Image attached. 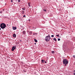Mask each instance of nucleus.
I'll return each instance as SVG.
<instances>
[{"label": "nucleus", "mask_w": 75, "mask_h": 75, "mask_svg": "<svg viewBox=\"0 0 75 75\" xmlns=\"http://www.w3.org/2000/svg\"><path fill=\"white\" fill-rule=\"evenodd\" d=\"M68 60L66 59H63V64H64V66L65 67L68 64Z\"/></svg>", "instance_id": "nucleus-1"}, {"label": "nucleus", "mask_w": 75, "mask_h": 75, "mask_svg": "<svg viewBox=\"0 0 75 75\" xmlns=\"http://www.w3.org/2000/svg\"><path fill=\"white\" fill-rule=\"evenodd\" d=\"M51 39V37H50V35L49 34L48 36H46L45 37V40L46 42H48L50 39Z\"/></svg>", "instance_id": "nucleus-2"}, {"label": "nucleus", "mask_w": 75, "mask_h": 75, "mask_svg": "<svg viewBox=\"0 0 75 75\" xmlns=\"http://www.w3.org/2000/svg\"><path fill=\"white\" fill-rule=\"evenodd\" d=\"M6 27V25L4 23H2L0 24V27L2 28V29H4V28H5Z\"/></svg>", "instance_id": "nucleus-3"}, {"label": "nucleus", "mask_w": 75, "mask_h": 75, "mask_svg": "<svg viewBox=\"0 0 75 75\" xmlns=\"http://www.w3.org/2000/svg\"><path fill=\"white\" fill-rule=\"evenodd\" d=\"M16 48V47L15 46H13L11 49L12 51H13Z\"/></svg>", "instance_id": "nucleus-4"}, {"label": "nucleus", "mask_w": 75, "mask_h": 75, "mask_svg": "<svg viewBox=\"0 0 75 75\" xmlns=\"http://www.w3.org/2000/svg\"><path fill=\"white\" fill-rule=\"evenodd\" d=\"M22 33L23 35H25L26 34V32L25 30H23L22 32Z\"/></svg>", "instance_id": "nucleus-5"}, {"label": "nucleus", "mask_w": 75, "mask_h": 75, "mask_svg": "<svg viewBox=\"0 0 75 75\" xmlns=\"http://www.w3.org/2000/svg\"><path fill=\"white\" fill-rule=\"evenodd\" d=\"M12 28L13 30H16V29H17V28L16 27H13Z\"/></svg>", "instance_id": "nucleus-6"}, {"label": "nucleus", "mask_w": 75, "mask_h": 75, "mask_svg": "<svg viewBox=\"0 0 75 75\" xmlns=\"http://www.w3.org/2000/svg\"><path fill=\"white\" fill-rule=\"evenodd\" d=\"M13 37L14 38L16 37V35L15 34H13Z\"/></svg>", "instance_id": "nucleus-7"}, {"label": "nucleus", "mask_w": 75, "mask_h": 75, "mask_svg": "<svg viewBox=\"0 0 75 75\" xmlns=\"http://www.w3.org/2000/svg\"><path fill=\"white\" fill-rule=\"evenodd\" d=\"M30 4H31V3H28V6L29 7H30V6H31V5H30Z\"/></svg>", "instance_id": "nucleus-8"}, {"label": "nucleus", "mask_w": 75, "mask_h": 75, "mask_svg": "<svg viewBox=\"0 0 75 75\" xmlns=\"http://www.w3.org/2000/svg\"><path fill=\"white\" fill-rule=\"evenodd\" d=\"M29 34H30V35H31V34H33V32H32V31H30V32H29Z\"/></svg>", "instance_id": "nucleus-9"}, {"label": "nucleus", "mask_w": 75, "mask_h": 75, "mask_svg": "<svg viewBox=\"0 0 75 75\" xmlns=\"http://www.w3.org/2000/svg\"><path fill=\"white\" fill-rule=\"evenodd\" d=\"M22 9L23 10H25V8H22Z\"/></svg>", "instance_id": "nucleus-10"}, {"label": "nucleus", "mask_w": 75, "mask_h": 75, "mask_svg": "<svg viewBox=\"0 0 75 75\" xmlns=\"http://www.w3.org/2000/svg\"><path fill=\"white\" fill-rule=\"evenodd\" d=\"M34 41L35 42H38V41L37 40L35 39H34Z\"/></svg>", "instance_id": "nucleus-11"}, {"label": "nucleus", "mask_w": 75, "mask_h": 75, "mask_svg": "<svg viewBox=\"0 0 75 75\" xmlns=\"http://www.w3.org/2000/svg\"><path fill=\"white\" fill-rule=\"evenodd\" d=\"M41 61H42V63H44V62L45 61V60L44 61V60L42 59V60Z\"/></svg>", "instance_id": "nucleus-12"}, {"label": "nucleus", "mask_w": 75, "mask_h": 75, "mask_svg": "<svg viewBox=\"0 0 75 75\" xmlns=\"http://www.w3.org/2000/svg\"><path fill=\"white\" fill-rule=\"evenodd\" d=\"M22 13L23 14H24V11H22Z\"/></svg>", "instance_id": "nucleus-13"}, {"label": "nucleus", "mask_w": 75, "mask_h": 75, "mask_svg": "<svg viewBox=\"0 0 75 75\" xmlns=\"http://www.w3.org/2000/svg\"><path fill=\"white\" fill-rule=\"evenodd\" d=\"M36 34H37V33H33V35H36Z\"/></svg>", "instance_id": "nucleus-14"}, {"label": "nucleus", "mask_w": 75, "mask_h": 75, "mask_svg": "<svg viewBox=\"0 0 75 75\" xmlns=\"http://www.w3.org/2000/svg\"><path fill=\"white\" fill-rule=\"evenodd\" d=\"M52 54H54V53H55V51H52Z\"/></svg>", "instance_id": "nucleus-15"}, {"label": "nucleus", "mask_w": 75, "mask_h": 75, "mask_svg": "<svg viewBox=\"0 0 75 75\" xmlns=\"http://www.w3.org/2000/svg\"><path fill=\"white\" fill-rule=\"evenodd\" d=\"M53 40H54L55 41H57V40H56V38H54L53 39Z\"/></svg>", "instance_id": "nucleus-16"}, {"label": "nucleus", "mask_w": 75, "mask_h": 75, "mask_svg": "<svg viewBox=\"0 0 75 75\" xmlns=\"http://www.w3.org/2000/svg\"><path fill=\"white\" fill-rule=\"evenodd\" d=\"M56 36L57 37H59V34L57 35Z\"/></svg>", "instance_id": "nucleus-17"}, {"label": "nucleus", "mask_w": 75, "mask_h": 75, "mask_svg": "<svg viewBox=\"0 0 75 75\" xmlns=\"http://www.w3.org/2000/svg\"><path fill=\"white\" fill-rule=\"evenodd\" d=\"M23 71L24 72H26V71H25V70H23Z\"/></svg>", "instance_id": "nucleus-18"}, {"label": "nucleus", "mask_w": 75, "mask_h": 75, "mask_svg": "<svg viewBox=\"0 0 75 75\" xmlns=\"http://www.w3.org/2000/svg\"><path fill=\"white\" fill-rule=\"evenodd\" d=\"M18 3H20V0H18Z\"/></svg>", "instance_id": "nucleus-19"}, {"label": "nucleus", "mask_w": 75, "mask_h": 75, "mask_svg": "<svg viewBox=\"0 0 75 75\" xmlns=\"http://www.w3.org/2000/svg\"><path fill=\"white\" fill-rule=\"evenodd\" d=\"M54 37V36L53 35H51L52 37Z\"/></svg>", "instance_id": "nucleus-20"}, {"label": "nucleus", "mask_w": 75, "mask_h": 75, "mask_svg": "<svg viewBox=\"0 0 75 75\" xmlns=\"http://www.w3.org/2000/svg\"><path fill=\"white\" fill-rule=\"evenodd\" d=\"M60 38H58V41H60Z\"/></svg>", "instance_id": "nucleus-21"}, {"label": "nucleus", "mask_w": 75, "mask_h": 75, "mask_svg": "<svg viewBox=\"0 0 75 75\" xmlns=\"http://www.w3.org/2000/svg\"><path fill=\"white\" fill-rule=\"evenodd\" d=\"M23 17H25V15H24V16H23Z\"/></svg>", "instance_id": "nucleus-22"}, {"label": "nucleus", "mask_w": 75, "mask_h": 75, "mask_svg": "<svg viewBox=\"0 0 75 75\" xmlns=\"http://www.w3.org/2000/svg\"><path fill=\"white\" fill-rule=\"evenodd\" d=\"M2 11H4V9H2Z\"/></svg>", "instance_id": "nucleus-23"}, {"label": "nucleus", "mask_w": 75, "mask_h": 75, "mask_svg": "<svg viewBox=\"0 0 75 75\" xmlns=\"http://www.w3.org/2000/svg\"><path fill=\"white\" fill-rule=\"evenodd\" d=\"M44 11H46V10L45 9V10H44Z\"/></svg>", "instance_id": "nucleus-24"}, {"label": "nucleus", "mask_w": 75, "mask_h": 75, "mask_svg": "<svg viewBox=\"0 0 75 75\" xmlns=\"http://www.w3.org/2000/svg\"><path fill=\"white\" fill-rule=\"evenodd\" d=\"M11 3H13V0H11Z\"/></svg>", "instance_id": "nucleus-25"}, {"label": "nucleus", "mask_w": 75, "mask_h": 75, "mask_svg": "<svg viewBox=\"0 0 75 75\" xmlns=\"http://www.w3.org/2000/svg\"><path fill=\"white\" fill-rule=\"evenodd\" d=\"M0 13H3V11H1L0 12Z\"/></svg>", "instance_id": "nucleus-26"}, {"label": "nucleus", "mask_w": 75, "mask_h": 75, "mask_svg": "<svg viewBox=\"0 0 75 75\" xmlns=\"http://www.w3.org/2000/svg\"><path fill=\"white\" fill-rule=\"evenodd\" d=\"M73 57H75V55H73Z\"/></svg>", "instance_id": "nucleus-27"}, {"label": "nucleus", "mask_w": 75, "mask_h": 75, "mask_svg": "<svg viewBox=\"0 0 75 75\" xmlns=\"http://www.w3.org/2000/svg\"><path fill=\"white\" fill-rule=\"evenodd\" d=\"M45 63H47V61H45Z\"/></svg>", "instance_id": "nucleus-28"}, {"label": "nucleus", "mask_w": 75, "mask_h": 75, "mask_svg": "<svg viewBox=\"0 0 75 75\" xmlns=\"http://www.w3.org/2000/svg\"><path fill=\"white\" fill-rule=\"evenodd\" d=\"M73 75H75V73H74L73 74Z\"/></svg>", "instance_id": "nucleus-29"}, {"label": "nucleus", "mask_w": 75, "mask_h": 75, "mask_svg": "<svg viewBox=\"0 0 75 75\" xmlns=\"http://www.w3.org/2000/svg\"><path fill=\"white\" fill-rule=\"evenodd\" d=\"M28 21H30V19H29V20H28Z\"/></svg>", "instance_id": "nucleus-30"}, {"label": "nucleus", "mask_w": 75, "mask_h": 75, "mask_svg": "<svg viewBox=\"0 0 75 75\" xmlns=\"http://www.w3.org/2000/svg\"><path fill=\"white\" fill-rule=\"evenodd\" d=\"M34 44H35V45H36V43H34Z\"/></svg>", "instance_id": "nucleus-31"}, {"label": "nucleus", "mask_w": 75, "mask_h": 75, "mask_svg": "<svg viewBox=\"0 0 75 75\" xmlns=\"http://www.w3.org/2000/svg\"><path fill=\"white\" fill-rule=\"evenodd\" d=\"M1 28H0V30H1Z\"/></svg>", "instance_id": "nucleus-32"}, {"label": "nucleus", "mask_w": 75, "mask_h": 75, "mask_svg": "<svg viewBox=\"0 0 75 75\" xmlns=\"http://www.w3.org/2000/svg\"><path fill=\"white\" fill-rule=\"evenodd\" d=\"M6 4H5V5H6Z\"/></svg>", "instance_id": "nucleus-33"}, {"label": "nucleus", "mask_w": 75, "mask_h": 75, "mask_svg": "<svg viewBox=\"0 0 75 75\" xmlns=\"http://www.w3.org/2000/svg\"><path fill=\"white\" fill-rule=\"evenodd\" d=\"M74 72H75V70H74Z\"/></svg>", "instance_id": "nucleus-34"}, {"label": "nucleus", "mask_w": 75, "mask_h": 75, "mask_svg": "<svg viewBox=\"0 0 75 75\" xmlns=\"http://www.w3.org/2000/svg\"><path fill=\"white\" fill-rule=\"evenodd\" d=\"M7 26H8V24H7Z\"/></svg>", "instance_id": "nucleus-35"}, {"label": "nucleus", "mask_w": 75, "mask_h": 75, "mask_svg": "<svg viewBox=\"0 0 75 75\" xmlns=\"http://www.w3.org/2000/svg\"><path fill=\"white\" fill-rule=\"evenodd\" d=\"M16 1H18V0H16Z\"/></svg>", "instance_id": "nucleus-36"}, {"label": "nucleus", "mask_w": 75, "mask_h": 75, "mask_svg": "<svg viewBox=\"0 0 75 75\" xmlns=\"http://www.w3.org/2000/svg\"><path fill=\"white\" fill-rule=\"evenodd\" d=\"M52 40V39H51V40Z\"/></svg>", "instance_id": "nucleus-37"}, {"label": "nucleus", "mask_w": 75, "mask_h": 75, "mask_svg": "<svg viewBox=\"0 0 75 75\" xmlns=\"http://www.w3.org/2000/svg\"><path fill=\"white\" fill-rule=\"evenodd\" d=\"M47 58H48V57H47Z\"/></svg>", "instance_id": "nucleus-38"}, {"label": "nucleus", "mask_w": 75, "mask_h": 75, "mask_svg": "<svg viewBox=\"0 0 75 75\" xmlns=\"http://www.w3.org/2000/svg\"><path fill=\"white\" fill-rule=\"evenodd\" d=\"M74 58H75V57H74Z\"/></svg>", "instance_id": "nucleus-39"}]
</instances>
